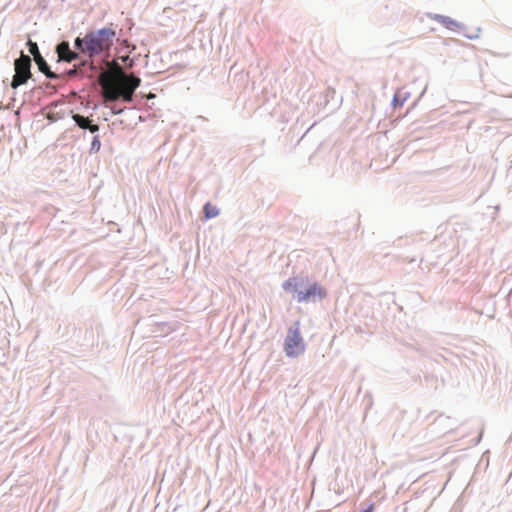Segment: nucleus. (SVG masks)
<instances>
[{
    "label": "nucleus",
    "instance_id": "nucleus-16",
    "mask_svg": "<svg viewBox=\"0 0 512 512\" xmlns=\"http://www.w3.org/2000/svg\"><path fill=\"white\" fill-rule=\"evenodd\" d=\"M481 31L480 28L477 29V33L476 34H473V35H470V34H465V37L470 39V40H474V39H477L479 37V32Z\"/></svg>",
    "mask_w": 512,
    "mask_h": 512
},
{
    "label": "nucleus",
    "instance_id": "nucleus-14",
    "mask_svg": "<svg viewBox=\"0 0 512 512\" xmlns=\"http://www.w3.org/2000/svg\"><path fill=\"white\" fill-rule=\"evenodd\" d=\"M133 93L134 92H132L131 90L123 89V91H121L120 95L124 102L130 103L133 101Z\"/></svg>",
    "mask_w": 512,
    "mask_h": 512
},
{
    "label": "nucleus",
    "instance_id": "nucleus-5",
    "mask_svg": "<svg viewBox=\"0 0 512 512\" xmlns=\"http://www.w3.org/2000/svg\"><path fill=\"white\" fill-rule=\"evenodd\" d=\"M56 52L60 60L65 62H72L74 60L80 59L81 54L79 51L72 50L70 48V43L68 41H62L56 46Z\"/></svg>",
    "mask_w": 512,
    "mask_h": 512
},
{
    "label": "nucleus",
    "instance_id": "nucleus-1",
    "mask_svg": "<svg viewBox=\"0 0 512 512\" xmlns=\"http://www.w3.org/2000/svg\"><path fill=\"white\" fill-rule=\"evenodd\" d=\"M116 37V31L112 28H101L90 31L85 36H78L74 40V48L79 51L81 57L86 59L83 61L91 72H97V67L93 63L95 57L107 60L110 56V50Z\"/></svg>",
    "mask_w": 512,
    "mask_h": 512
},
{
    "label": "nucleus",
    "instance_id": "nucleus-10",
    "mask_svg": "<svg viewBox=\"0 0 512 512\" xmlns=\"http://www.w3.org/2000/svg\"><path fill=\"white\" fill-rule=\"evenodd\" d=\"M204 215L207 219L217 217L219 215V209L210 203H206L203 208Z\"/></svg>",
    "mask_w": 512,
    "mask_h": 512
},
{
    "label": "nucleus",
    "instance_id": "nucleus-9",
    "mask_svg": "<svg viewBox=\"0 0 512 512\" xmlns=\"http://www.w3.org/2000/svg\"><path fill=\"white\" fill-rule=\"evenodd\" d=\"M35 62L39 68V71L42 72L43 74H45L47 78H49V79L57 78V74L54 73L53 71H51L50 66L48 65V63L42 56H39V58L37 60H35Z\"/></svg>",
    "mask_w": 512,
    "mask_h": 512
},
{
    "label": "nucleus",
    "instance_id": "nucleus-12",
    "mask_svg": "<svg viewBox=\"0 0 512 512\" xmlns=\"http://www.w3.org/2000/svg\"><path fill=\"white\" fill-rule=\"evenodd\" d=\"M27 46L30 54L33 55L35 60H37L39 56H42L36 42H32L31 40H29L27 42Z\"/></svg>",
    "mask_w": 512,
    "mask_h": 512
},
{
    "label": "nucleus",
    "instance_id": "nucleus-19",
    "mask_svg": "<svg viewBox=\"0 0 512 512\" xmlns=\"http://www.w3.org/2000/svg\"><path fill=\"white\" fill-rule=\"evenodd\" d=\"M116 97H117V95H111V96H110V99H113V100H114Z\"/></svg>",
    "mask_w": 512,
    "mask_h": 512
},
{
    "label": "nucleus",
    "instance_id": "nucleus-3",
    "mask_svg": "<svg viewBox=\"0 0 512 512\" xmlns=\"http://www.w3.org/2000/svg\"><path fill=\"white\" fill-rule=\"evenodd\" d=\"M299 326V322H295L288 328L284 341V351L288 357H297L305 351V343L300 334Z\"/></svg>",
    "mask_w": 512,
    "mask_h": 512
},
{
    "label": "nucleus",
    "instance_id": "nucleus-11",
    "mask_svg": "<svg viewBox=\"0 0 512 512\" xmlns=\"http://www.w3.org/2000/svg\"><path fill=\"white\" fill-rule=\"evenodd\" d=\"M407 97L408 94L402 95L400 91L396 92L392 100V105L394 106V108L402 106L403 103L406 101Z\"/></svg>",
    "mask_w": 512,
    "mask_h": 512
},
{
    "label": "nucleus",
    "instance_id": "nucleus-6",
    "mask_svg": "<svg viewBox=\"0 0 512 512\" xmlns=\"http://www.w3.org/2000/svg\"><path fill=\"white\" fill-rule=\"evenodd\" d=\"M427 17H429L430 19L435 20V21L441 23L447 29H453V28L465 29V25L464 24H462L460 22H457L456 20H454V19H452V18H450L448 16H444V15H440V14H435V13H428Z\"/></svg>",
    "mask_w": 512,
    "mask_h": 512
},
{
    "label": "nucleus",
    "instance_id": "nucleus-7",
    "mask_svg": "<svg viewBox=\"0 0 512 512\" xmlns=\"http://www.w3.org/2000/svg\"><path fill=\"white\" fill-rule=\"evenodd\" d=\"M72 119L81 129L89 130L91 133H96L99 131V125L93 124L92 120L88 117H85L81 114H73Z\"/></svg>",
    "mask_w": 512,
    "mask_h": 512
},
{
    "label": "nucleus",
    "instance_id": "nucleus-4",
    "mask_svg": "<svg viewBox=\"0 0 512 512\" xmlns=\"http://www.w3.org/2000/svg\"><path fill=\"white\" fill-rule=\"evenodd\" d=\"M15 74L13 76L11 86L16 89L25 84L32 76L31 73V58L21 52V56L14 62Z\"/></svg>",
    "mask_w": 512,
    "mask_h": 512
},
{
    "label": "nucleus",
    "instance_id": "nucleus-2",
    "mask_svg": "<svg viewBox=\"0 0 512 512\" xmlns=\"http://www.w3.org/2000/svg\"><path fill=\"white\" fill-rule=\"evenodd\" d=\"M284 291L291 293L299 303L320 301L326 297V291L316 282H310L307 277H291L283 282Z\"/></svg>",
    "mask_w": 512,
    "mask_h": 512
},
{
    "label": "nucleus",
    "instance_id": "nucleus-13",
    "mask_svg": "<svg viewBox=\"0 0 512 512\" xmlns=\"http://www.w3.org/2000/svg\"><path fill=\"white\" fill-rule=\"evenodd\" d=\"M100 147H101V142H100L99 136H94L92 143H91V147H90V153L98 152L100 150Z\"/></svg>",
    "mask_w": 512,
    "mask_h": 512
},
{
    "label": "nucleus",
    "instance_id": "nucleus-8",
    "mask_svg": "<svg viewBox=\"0 0 512 512\" xmlns=\"http://www.w3.org/2000/svg\"><path fill=\"white\" fill-rule=\"evenodd\" d=\"M124 89L134 92L141 84V79L133 74L123 77Z\"/></svg>",
    "mask_w": 512,
    "mask_h": 512
},
{
    "label": "nucleus",
    "instance_id": "nucleus-17",
    "mask_svg": "<svg viewBox=\"0 0 512 512\" xmlns=\"http://www.w3.org/2000/svg\"><path fill=\"white\" fill-rule=\"evenodd\" d=\"M111 112L115 115L121 114L123 112L122 108H116L115 106H111Z\"/></svg>",
    "mask_w": 512,
    "mask_h": 512
},
{
    "label": "nucleus",
    "instance_id": "nucleus-15",
    "mask_svg": "<svg viewBox=\"0 0 512 512\" xmlns=\"http://www.w3.org/2000/svg\"><path fill=\"white\" fill-rule=\"evenodd\" d=\"M119 59L129 68L134 65V60L129 55L120 56Z\"/></svg>",
    "mask_w": 512,
    "mask_h": 512
},
{
    "label": "nucleus",
    "instance_id": "nucleus-18",
    "mask_svg": "<svg viewBox=\"0 0 512 512\" xmlns=\"http://www.w3.org/2000/svg\"><path fill=\"white\" fill-rule=\"evenodd\" d=\"M373 510H374V506L370 505L367 508L363 509L362 512H373Z\"/></svg>",
    "mask_w": 512,
    "mask_h": 512
}]
</instances>
